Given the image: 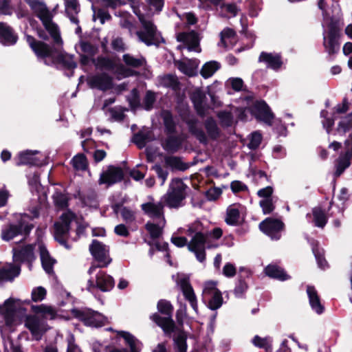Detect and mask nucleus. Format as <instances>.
<instances>
[{
    "label": "nucleus",
    "instance_id": "obj_1",
    "mask_svg": "<svg viewBox=\"0 0 352 352\" xmlns=\"http://www.w3.org/2000/svg\"><path fill=\"white\" fill-rule=\"evenodd\" d=\"M26 42L38 59H43L46 65L60 64L68 70H72V76L74 69L78 66L74 60V56L68 54L66 52H59L56 56L57 50L55 47L51 46L42 41H37L34 36L26 34Z\"/></svg>",
    "mask_w": 352,
    "mask_h": 352
},
{
    "label": "nucleus",
    "instance_id": "obj_2",
    "mask_svg": "<svg viewBox=\"0 0 352 352\" xmlns=\"http://www.w3.org/2000/svg\"><path fill=\"white\" fill-rule=\"evenodd\" d=\"M342 34V24L339 19L330 17L327 23V30L323 33L322 45L324 52L328 54L330 60L333 59L340 50V38Z\"/></svg>",
    "mask_w": 352,
    "mask_h": 352
},
{
    "label": "nucleus",
    "instance_id": "obj_3",
    "mask_svg": "<svg viewBox=\"0 0 352 352\" xmlns=\"http://www.w3.org/2000/svg\"><path fill=\"white\" fill-rule=\"evenodd\" d=\"M32 220L30 215L24 213L17 219L16 223H9L4 225L1 232V239L8 242L17 236H22L23 239L20 242H24L34 228V225L30 222Z\"/></svg>",
    "mask_w": 352,
    "mask_h": 352
},
{
    "label": "nucleus",
    "instance_id": "obj_4",
    "mask_svg": "<svg viewBox=\"0 0 352 352\" xmlns=\"http://www.w3.org/2000/svg\"><path fill=\"white\" fill-rule=\"evenodd\" d=\"M71 313L75 318L81 321L86 327L98 329L111 323L107 316L90 308H74L71 310Z\"/></svg>",
    "mask_w": 352,
    "mask_h": 352
},
{
    "label": "nucleus",
    "instance_id": "obj_5",
    "mask_svg": "<svg viewBox=\"0 0 352 352\" xmlns=\"http://www.w3.org/2000/svg\"><path fill=\"white\" fill-rule=\"evenodd\" d=\"M19 300L10 297L0 305V327L14 328L22 324L23 320L17 314L16 302Z\"/></svg>",
    "mask_w": 352,
    "mask_h": 352
},
{
    "label": "nucleus",
    "instance_id": "obj_6",
    "mask_svg": "<svg viewBox=\"0 0 352 352\" xmlns=\"http://www.w3.org/2000/svg\"><path fill=\"white\" fill-rule=\"evenodd\" d=\"M76 214L74 212L69 210L63 212L60 216V221L54 223V237L60 245L67 250H70L72 245L67 242L71 230V223L75 219Z\"/></svg>",
    "mask_w": 352,
    "mask_h": 352
},
{
    "label": "nucleus",
    "instance_id": "obj_7",
    "mask_svg": "<svg viewBox=\"0 0 352 352\" xmlns=\"http://www.w3.org/2000/svg\"><path fill=\"white\" fill-rule=\"evenodd\" d=\"M138 16L143 28V30L136 32L139 40L147 46L155 45L158 47L161 43H164V38L161 33L157 31L153 22L145 19L142 14Z\"/></svg>",
    "mask_w": 352,
    "mask_h": 352
},
{
    "label": "nucleus",
    "instance_id": "obj_8",
    "mask_svg": "<svg viewBox=\"0 0 352 352\" xmlns=\"http://www.w3.org/2000/svg\"><path fill=\"white\" fill-rule=\"evenodd\" d=\"M188 186L180 178H173L165 195L164 201L170 208H177L182 206V201L186 197V190Z\"/></svg>",
    "mask_w": 352,
    "mask_h": 352
},
{
    "label": "nucleus",
    "instance_id": "obj_9",
    "mask_svg": "<svg viewBox=\"0 0 352 352\" xmlns=\"http://www.w3.org/2000/svg\"><path fill=\"white\" fill-rule=\"evenodd\" d=\"M248 111L257 121L263 122L268 126H272L275 116L265 100H256L248 108Z\"/></svg>",
    "mask_w": 352,
    "mask_h": 352
},
{
    "label": "nucleus",
    "instance_id": "obj_10",
    "mask_svg": "<svg viewBox=\"0 0 352 352\" xmlns=\"http://www.w3.org/2000/svg\"><path fill=\"white\" fill-rule=\"evenodd\" d=\"M94 258L99 263V267H107L112 261L109 256V248L102 242L94 239L89 247Z\"/></svg>",
    "mask_w": 352,
    "mask_h": 352
},
{
    "label": "nucleus",
    "instance_id": "obj_11",
    "mask_svg": "<svg viewBox=\"0 0 352 352\" xmlns=\"http://www.w3.org/2000/svg\"><path fill=\"white\" fill-rule=\"evenodd\" d=\"M259 229L272 240H279L281 237V231L285 228L284 223L278 219L267 217L259 223Z\"/></svg>",
    "mask_w": 352,
    "mask_h": 352
},
{
    "label": "nucleus",
    "instance_id": "obj_12",
    "mask_svg": "<svg viewBox=\"0 0 352 352\" xmlns=\"http://www.w3.org/2000/svg\"><path fill=\"white\" fill-rule=\"evenodd\" d=\"M31 311L37 314L41 324L44 327L43 330H50L52 327L48 324V321L56 319L58 316L55 307L46 304L32 305Z\"/></svg>",
    "mask_w": 352,
    "mask_h": 352
},
{
    "label": "nucleus",
    "instance_id": "obj_13",
    "mask_svg": "<svg viewBox=\"0 0 352 352\" xmlns=\"http://www.w3.org/2000/svg\"><path fill=\"white\" fill-rule=\"evenodd\" d=\"M124 178V173L121 167L109 165L107 170H103L98 179L100 185L105 184L110 187L116 184L121 182Z\"/></svg>",
    "mask_w": 352,
    "mask_h": 352
},
{
    "label": "nucleus",
    "instance_id": "obj_14",
    "mask_svg": "<svg viewBox=\"0 0 352 352\" xmlns=\"http://www.w3.org/2000/svg\"><path fill=\"white\" fill-rule=\"evenodd\" d=\"M87 82L91 89H97L102 91L111 89L113 87V79L107 72L89 76Z\"/></svg>",
    "mask_w": 352,
    "mask_h": 352
},
{
    "label": "nucleus",
    "instance_id": "obj_15",
    "mask_svg": "<svg viewBox=\"0 0 352 352\" xmlns=\"http://www.w3.org/2000/svg\"><path fill=\"white\" fill-rule=\"evenodd\" d=\"M34 250V245L33 244H28L21 249L13 248V260L15 262L31 263L35 259Z\"/></svg>",
    "mask_w": 352,
    "mask_h": 352
},
{
    "label": "nucleus",
    "instance_id": "obj_16",
    "mask_svg": "<svg viewBox=\"0 0 352 352\" xmlns=\"http://www.w3.org/2000/svg\"><path fill=\"white\" fill-rule=\"evenodd\" d=\"M178 283L185 299L189 302L192 308L197 312L198 309L197 298L189 279L182 278Z\"/></svg>",
    "mask_w": 352,
    "mask_h": 352
},
{
    "label": "nucleus",
    "instance_id": "obj_17",
    "mask_svg": "<svg viewBox=\"0 0 352 352\" xmlns=\"http://www.w3.org/2000/svg\"><path fill=\"white\" fill-rule=\"evenodd\" d=\"M17 41L18 36L13 28L5 22H0V43L3 45H13Z\"/></svg>",
    "mask_w": 352,
    "mask_h": 352
},
{
    "label": "nucleus",
    "instance_id": "obj_18",
    "mask_svg": "<svg viewBox=\"0 0 352 352\" xmlns=\"http://www.w3.org/2000/svg\"><path fill=\"white\" fill-rule=\"evenodd\" d=\"M45 30L53 38L54 43L57 45H63V39L60 36L58 26L52 21V14L41 20Z\"/></svg>",
    "mask_w": 352,
    "mask_h": 352
},
{
    "label": "nucleus",
    "instance_id": "obj_19",
    "mask_svg": "<svg viewBox=\"0 0 352 352\" xmlns=\"http://www.w3.org/2000/svg\"><path fill=\"white\" fill-rule=\"evenodd\" d=\"M150 320L162 330H175V320L172 317L162 315L158 312L151 314L149 317Z\"/></svg>",
    "mask_w": 352,
    "mask_h": 352
},
{
    "label": "nucleus",
    "instance_id": "obj_20",
    "mask_svg": "<svg viewBox=\"0 0 352 352\" xmlns=\"http://www.w3.org/2000/svg\"><path fill=\"white\" fill-rule=\"evenodd\" d=\"M115 285L113 278L105 272L100 271L96 276V286L102 292L111 291Z\"/></svg>",
    "mask_w": 352,
    "mask_h": 352
},
{
    "label": "nucleus",
    "instance_id": "obj_21",
    "mask_svg": "<svg viewBox=\"0 0 352 352\" xmlns=\"http://www.w3.org/2000/svg\"><path fill=\"white\" fill-rule=\"evenodd\" d=\"M37 153V151H32L30 150L20 152L18 155V161L16 163V165H30L35 166L42 165L41 161L35 156Z\"/></svg>",
    "mask_w": 352,
    "mask_h": 352
},
{
    "label": "nucleus",
    "instance_id": "obj_22",
    "mask_svg": "<svg viewBox=\"0 0 352 352\" xmlns=\"http://www.w3.org/2000/svg\"><path fill=\"white\" fill-rule=\"evenodd\" d=\"M39 253L42 267L47 274H52L54 272L56 260L51 257L49 251L43 243L39 245Z\"/></svg>",
    "mask_w": 352,
    "mask_h": 352
},
{
    "label": "nucleus",
    "instance_id": "obj_23",
    "mask_svg": "<svg viewBox=\"0 0 352 352\" xmlns=\"http://www.w3.org/2000/svg\"><path fill=\"white\" fill-rule=\"evenodd\" d=\"M258 62H264L267 64V67L277 70L280 69L283 65L281 56L280 54H273L262 52L258 57Z\"/></svg>",
    "mask_w": 352,
    "mask_h": 352
},
{
    "label": "nucleus",
    "instance_id": "obj_24",
    "mask_svg": "<svg viewBox=\"0 0 352 352\" xmlns=\"http://www.w3.org/2000/svg\"><path fill=\"white\" fill-rule=\"evenodd\" d=\"M307 293L311 309L318 314H322L324 311V307L320 302V296L314 286H307Z\"/></svg>",
    "mask_w": 352,
    "mask_h": 352
},
{
    "label": "nucleus",
    "instance_id": "obj_25",
    "mask_svg": "<svg viewBox=\"0 0 352 352\" xmlns=\"http://www.w3.org/2000/svg\"><path fill=\"white\" fill-rule=\"evenodd\" d=\"M120 336L124 339L126 342L129 344L131 352H140L141 342L138 340L133 335L128 331H119ZM111 352H129L125 349H114Z\"/></svg>",
    "mask_w": 352,
    "mask_h": 352
},
{
    "label": "nucleus",
    "instance_id": "obj_26",
    "mask_svg": "<svg viewBox=\"0 0 352 352\" xmlns=\"http://www.w3.org/2000/svg\"><path fill=\"white\" fill-rule=\"evenodd\" d=\"M206 98V94L199 89L195 91L190 96V100L197 113L201 117L206 114V109L204 105Z\"/></svg>",
    "mask_w": 352,
    "mask_h": 352
},
{
    "label": "nucleus",
    "instance_id": "obj_27",
    "mask_svg": "<svg viewBox=\"0 0 352 352\" xmlns=\"http://www.w3.org/2000/svg\"><path fill=\"white\" fill-rule=\"evenodd\" d=\"M95 67L100 70L113 71L116 68L118 69V64L110 57L98 56L96 59H91Z\"/></svg>",
    "mask_w": 352,
    "mask_h": 352
},
{
    "label": "nucleus",
    "instance_id": "obj_28",
    "mask_svg": "<svg viewBox=\"0 0 352 352\" xmlns=\"http://www.w3.org/2000/svg\"><path fill=\"white\" fill-rule=\"evenodd\" d=\"M265 274L274 279L285 281L291 278L285 270L277 265H268L264 270Z\"/></svg>",
    "mask_w": 352,
    "mask_h": 352
},
{
    "label": "nucleus",
    "instance_id": "obj_29",
    "mask_svg": "<svg viewBox=\"0 0 352 352\" xmlns=\"http://www.w3.org/2000/svg\"><path fill=\"white\" fill-rule=\"evenodd\" d=\"M167 336L173 337L174 347L178 352H186L187 336L184 331H166Z\"/></svg>",
    "mask_w": 352,
    "mask_h": 352
},
{
    "label": "nucleus",
    "instance_id": "obj_30",
    "mask_svg": "<svg viewBox=\"0 0 352 352\" xmlns=\"http://www.w3.org/2000/svg\"><path fill=\"white\" fill-rule=\"evenodd\" d=\"M80 12V6L78 0L65 1V12L72 23L78 25L79 19L77 15Z\"/></svg>",
    "mask_w": 352,
    "mask_h": 352
},
{
    "label": "nucleus",
    "instance_id": "obj_31",
    "mask_svg": "<svg viewBox=\"0 0 352 352\" xmlns=\"http://www.w3.org/2000/svg\"><path fill=\"white\" fill-rule=\"evenodd\" d=\"M162 118L164 126V131L167 135H173L177 133V124L174 120L173 113L169 110L162 112Z\"/></svg>",
    "mask_w": 352,
    "mask_h": 352
},
{
    "label": "nucleus",
    "instance_id": "obj_32",
    "mask_svg": "<svg viewBox=\"0 0 352 352\" xmlns=\"http://www.w3.org/2000/svg\"><path fill=\"white\" fill-rule=\"evenodd\" d=\"M17 314L22 317L23 322H24L25 327L28 330H43L44 329L43 326L41 324V322L37 316L36 314H28L25 316H23L17 312Z\"/></svg>",
    "mask_w": 352,
    "mask_h": 352
},
{
    "label": "nucleus",
    "instance_id": "obj_33",
    "mask_svg": "<svg viewBox=\"0 0 352 352\" xmlns=\"http://www.w3.org/2000/svg\"><path fill=\"white\" fill-rule=\"evenodd\" d=\"M28 5L41 21L51 14L46 5L38 0L30 1L28 2Z\"/></svg>",
    "mask_w": 352,
    "mask_h": 352
},
{
    "label": "nucleus",
    "instance_id": "obj_34",
    "mask_svg": "<svg viewBox=\"0 0 352 352\" xmlns=\"http://www.w3.org/2000/svg\"><path fill=\"white\" fill-rule=\"evenodd\" d=\"M188 126L191 135L195 137L201 144L206 145L208 143L207 135L204 130L197 126V120L188 121Z\"/></svg>",
    "mask_w": 352,
    "mask_h": 352
},
{
    "label": "nucleus",
    "instance_id": "obj_35",
    "mask_svg": "<svg viewBox=\"0 0 352 352\" xmlns=\"http://www.w3.org/2000/svg\"><path fill=\"white\" fill-rule=\"evenodd\" d=\"M204 127L210 139L216 140L220 137L221 130L212 117H209L205 120Z\"/></svg>",
    "mask_w": 352,
    "mask_h": 352
},
{
    "label": "nucleus",
    "instance_id": "obj_36",
    "mask_svg": "<svg viewBox=\"0 0 352 352\" xmlns=\"http://www.w3.org/2000/svg\"><path fill=\"white\" fill-rule=\"evenodd\" d=\"M352 157V151H346L344 156H340L336 165L335 176L340 177L344 171L350 166L351 158Z\"/></svg>",
    "mask_w": 352,
    "mask_h": 352
},
{
    "label": "nucleus",
    "instance_id": "obj_37",
    "mask_svg": "<svg viewBox=\"0 0 352 352\" xmlns=\"http://www.w3.org/2000/svg\"><path fill=\"white\" fill-rule=\"evenodd\" d=\"M152 135L151 131H146V132L139 131L133 135L132 142L138 148L142 149L146 146L148 142L153 140Z\"/></svg>",
    "mask_w": 352,
    "mask_h": 352
},
{
    "label": "nucleus",
    "instance_id": "obj_38",
    "mask_svg": "<svg viewBox=\"0 0 352 352\" xmlns=\"http://www.w3.org/2000/svg\"><path fill=\"white\" fill-rule=\"evenodd\" d=\"M163 148L168 153H174L178 151L182 146V140L178 136L168 135L162 144Z\"/></svg>",
    "mask_w": 352,
    "mask_h": 352
},
{
    "label": "nucleus",
    "instance_id": "obj_39",
    "mask_svg": "<svg viewBox=\"0 0 352 352\" xmlns=\"http://www.w3.org/2000/svg\"><path fill=\"white\" fill-rule=\"evenodd\" d=\"M202 300L210 309L217 310L221 307L223 299L221 292L218 291L209 295L206 298H202Z\"/></svg>",
    "mask_w": 352,
    "mask_h": 352
},
{
    "label": "nucleus",
    "instance_id": "obj_40",
    "mask_svg": "<svg viewBox=\"0 0 352 352\" xmlns=\"http://www.w3.org/2000/svg\"><path fill=\"white\" fill-rule=\"evenodd\" d=\"M20 272L19 265H10L8 268L2 267L0 269V280L12 281L20 274Z\"/></svg>",
    "mask_w": 352,
    "mask_h": 352
},
{
    "label": "nucleus",
    "instance_id": "obj_41",
    "mask_svg": "<svg viewBox=\"0 0 352 352\" xmlns=\"http://www.w3.org/2000/svg\"><path fill=\"white\" fill-rule=\"evenodd\" d=\"M208 234L204 232H199L195 234L192 237L190 243L188 244V249L189 251H195V249L205 248L207 242Z\"/></svg>",
    "mask_w": 352,
    "mask_h": 352
},
{
    "label": "nucleus",
    "instance_id": "obj_42",
    "mask_svg": "<svg viewBox=\"0 0 352 352\" xmlns=\"http://www.w3.org/2000/svg\"><path fill=\"white\" fill-rule=\"evenodd\" d=\"M164 164L166 167L171 168L173 170L184 171L188 168V164L183 162L181 157L177 156H165Z\"/></svg>",
    "mask_w": 352,
    "mask_h": 352
},
{
    "label": "nucleus",
    "instance_id": "obj_43",
    "mask_svg": "<svg viewBox=\"0 0 352 352\" xmlns=\"http://www.w3.org/2000/svg\"><path fill=\"white\" fill-rule=\"evenodd\" d=\"M186 320H188L186 305H181L175 313V324L174 329L175 330H184V324Z\"/></svg>",
    "mask_w": 352,
    "mask_h": 352
},
{
    "label": "nucleus",
    "instance_id": "obj_44",
    "mask_svg": "<svg viewBox=\"0 0 352 352\" xmlns=\"http://www.w3.org/2000/svg\"><path fill=\"white\" fill-rule=\"evenodd\" d=\"M313 221L318 228H324L327 223V217L324 210L320 207H315L312 209Z\"/></svg>",
    "mask_w": 352,
    "mask_h": 352
},
{
    "label": "nucleus",
    "instance_id": "obj_45",
    "mask_svg": "<svg viewBox=\"0 0 352 352\" xmlns=\"http://www.w3.org/2000/svg\"><path fill=\"white\" fill-rule=\"evenodd\" d=\"M252 342L256 347L263 349L266 352L272 351V339L270 336H255Z\"/></svg>",
    "mask_w": 352,
    "mask_h": 352
},
{
    "label": "nucleus",
    "instance_id": "obj_46",
    "mask_svg": "<svg viewBox=\"0 0 352 352\" xmlns=\"http://www.w3.org/2000/svg\"><path fill=\"white\" fill-rule=\"evenodd\" d=\"M221 65L215 60L206 63L200 70V74L204 78L211 77L219 68Z\"/></svg>",
    "mask_w": 352,
    "mask_h": 352
},
{
    "label": "nucleus",
    "instance_id": "obj_47",
    "mask_svg": "<svg viewBox=\"0 0 352 352\" xmlns=\"http://www.w3.org/2000/svg\"><path fill=\"white\" fill-rule=\"evenodd\" d=\"M352 130V112L349 113L338 122L336 131L340 135Z\"/></svg>",
    "mask_w": 352,
    "mask_h": 352
},
{
    "label": "nucleus",
    "instance_id": "obj_48",
    "mask_svg": "<svg viewBox=\"0 0 352 352\" xmlns=\"http://www.w3.org/2000/svg\"><path fill=\"white\" fill-rule=\"evenodd\" d=\"M157 310L158 313L162 315L173 318L174 307L172 303L166 299H160L157 302Z\"/></svg>",
    "mask_w": 352,
    "mask_h": 352
},
{
    "label": "nucleus",
    "instance_id": "obj_49",
    "mask_svg": "<svg viewBox=\"0 0 352 352\" xmlns=\"http://www.w3.org/2000/svg\"><path fill=\"white\" fill-rule=\"evenodd\" d=\"M141 207L146 214H148L151 217L160 218L162 216V207L160 206L148 202L143 204Z\"/></svg>",
    "mask_w": 352,
    "mask_h": 352
},
{
    "label": "nucleus",
    "instance_id": "obj_50",
    "mask_svg": "<svg viewBox=\"0 0 352 352\" xmlns=\"http://www.w3.org/2000/svg\"><path fill=\"white\" fill-rule=\"evenodd\" d=\"M240 218L239 210L234 207H229L226 210V223L229 226L239 225Z\"/></svg>",
    "mask_w": 352,
    "mask_h": 352
},
{
    "label": "nucleus",
    "instance_id": "obj_51",
    "mask_svg": "<svg viewBox=\"0 0 352 352\" xmlns=\"http://www.w3.org/2000/svg\"><path fill=\"white\" fill-rule=\"evenodd\" d=\"M122 60L126 65L133 68H140L142 67L146 62L144 58H135L130 54H124L122 56Z\"/></svg>",
    "mask_w": 352,
    "mask_h": 352
},
{
    "label": "nucleus",
    "instance_id": "obj_52",
    "mask_svg": "<svg viewBox=\"0 0 352 352\" xmlns=\"http://www.w3.org/2000/svg\"><path fill=\"white\" fill-rule=\"evenodd\" d=\"M217 118L219 119L220 124L223 128L230 127L233 124L234 117L232 113L229 111H220L217 113Z\"/></svg>",
    "mask_w": 352,
    "mask_h": 352
},
{
    "label": "nucleus",
    "instance_id": "obj_53",
    "mask_svg": "<svg viewBox=\"0 0 352 352\" xmlns=\"http://www.w3.org/2000/svg\"><path fill=\"white\" fill-rule=\"evenodd\" d=\"M71 163L76 170H85L88 167L87 157L82 153L75 155L72 159Z\"/></svg>",
    "mask_w": 352,
    "mask_h": 352
},
{
    "label": "nucleus",
    "instance_id": "obj_54",
    "mask_svg": "<svg viewBox=\"0 0 352 352\" xmlns=\"http://www.w3.org/2000/svg\"><path fill=\"white\" fill-rule=\"evenodd\" d=\"M126 100L132 110H135L142 107L140 102V91L137 88H133L131 91L130 96H127Z\"/></svg>",
    "mask_w": 352,
    "mask_h": 352
},
{
    "label": "nucleus",
    "instance_id": "obj_55",
    "mask_svg": "<svg viewBox=\"0 0 352 352\" xmlns=\"http://www.w3.org/2000/svg\"><path fill=\"white\" fill-rule=\"evenodd\" d=\"M145 228L148 232L151 238L153 240L159 239L163 233V230L159 225L151 222H147L145 225Z\"/></svg>",
    "mask_w": 352,
    "mask_h": 352
},
{
    "label": "nucleus",
    "instance_id": "obj_56",
    "mask_svg": "<svg viewBox=\"0 0 352 352\" xmlns=\"http://www.w3.org/2000/svg\"><path fill=\"white\" fill-rule=\"evenodd\" d=\"M156 101L155 93L153 91L148 90L143 98V108L146 111H151L153 108V105Z\"/></svg>",
    "mask_w": 352,
    "mask_h": 352
},
{
    "label": "nucleus",
    "instance_id": "obj_57",
    "mask_svg": "<svg viewBox=\"0 0 352 352\" xmlns=\"http://www.w3.org/2000/svg\"><path fill=\"white\" fill-rule=\"evenodd\" d=\"M52 198L56 207L64 209L68 206V199L61 192H56Z\"/></svg>",
    "mask_w": 352,
    "mask_h": 352
},
{
    "label": "nucleus",
    "instance_id": "obj_58",
    "mask_svg": "<svg viewBox=\"0 0 352 352\" xmlns=\"http://www.w3.org/2000/svg\"><path fill=\"white\" fill-rule=\"evenodd\" d=\"M163 83L164 86L171 88L174 91H177L179 89V82L176 76L168 74L163 78Z\"/></svg>",
    "mask_w": 352,
    "mask_h": 352
},
{
    "label": "nucleus",
    "instance_id": "obj_59",
    "mask_svg": "<svg viewBox=\"0 0 352 352\" xmlns=\"http://www.w3.org/2000/svg\"><path fill=\"white\" fill-rule=\"evenodd\" d=\"M80 45L81 50L90 56H94L98 52V46L89 41H80Z\"/></svg>",
    "mask_w": 352,
    "mask_h": 352
},
{
    "label": "nucleus",
    "instance_id": "obj_60",
    "mask_svg": "<svg viewBox=\"0 0 352 352\" xmlns=\"http://www.w3.org/2000/svg\"><path fill=\"white\" fill-rule=\"evenodd\" d=\"M218 291L220 290L217 287V282L212 280L207 281L204 283L202 298H206L209 295L213 294Z\"/></svg>",
    "mask_w": 352,
    "mask_h": 352
},
{
    "label": "nucleus",
    "instance_id": "obj_61",
    "mask_svg": "<svg viewBox=\"0 0 352 352\" xmlns=\"http://www.w3.org/2000/svg\"><path fill=\"white\" fill-rule=\"evenodd\" d=\"M248 289V285L246 280L243 279H238V282L234 289V294L237 298H242L243 294Z\"/></svg>",
    "mask_w": 352,
    "mask_h": 352
},
{
    "label": "nucleus",
    "instance_id": "obj_62",
    "mask_svg": "<svg viewBox=\"0 0 352 352\" xmlns=\"http://www.w3.org/2000/svg\"><path fill=\"white\" fill-rule=\"evenodd\" d=\"M318 266L322 270H325L329 267V265L326 260L324 254L320 252L318 250H313Z\"/></svg>",
    "mask_w": 352,
    "mask_h": 352
},
{
    "label": "nucleus",
    "instance_id": "obj_63",
    "mask_svg": "<svg viewBox=\"0 0 352 352\" xmlns=\"http://www.w3.org/2000/svg\"><path fill=\"white\" fill-rule=\"evenodd\" d=\"M46 294H47V291L44 287L40 286V287L34 288L32 292V294H31L32 300L35 302H41L43 299H45Z\"/></svg>",
    "mask_w": 352,
    "mask_h": 352
},
{
    "label": "nucleus",
    "instance_id": "obj_64",
    "mask_svg": "<svg viewBox=\"0 0 352 352\" xmlns=\"http://www.w3.org/2000/svg\"><path fill=\"white\" fill-rule=\"evenodd\" d=\"M261 141V134L259 132L254 131L252 133V136L250 140V142L248 144V146L251 150H256L259 147Z\"/></svg>",
    "mask_w": 352,
    "mask_h": 352
}]
</instances>
